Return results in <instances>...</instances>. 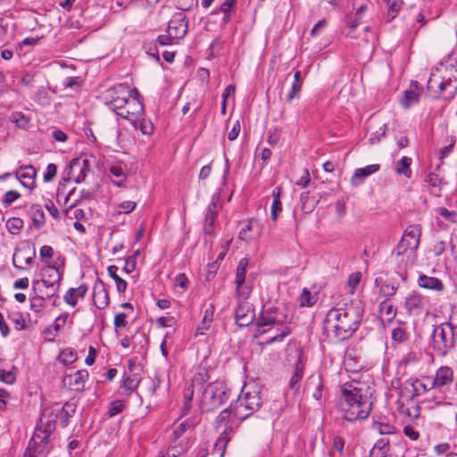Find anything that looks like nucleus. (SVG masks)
Instances as JSON below:
<instances>
[{"label":"nucleus","instance_id":"ddd939ff","mask_svg":"<svg viewBox=\"0 0 457 457\" xmlns=\"http://www.w3.org/2000/svg\"><path fill=\"white\" fill-rule=\"evenodd\" d=\"M262 233V226L256 219H250L246 225L239 231V239L242 241H251L257 239Z\"/></svg>","mask_w":457,"mask_h":457},{"label":"nucleus","instance_id":"2eb2a0df","mask_svg":"<svg viewBox=\"0 0 457 457\" xmlns=\"http://www.w3.org/2000/svg\"><path fill=\"white\" fill-rule=\"evenodd\" d=\"M254 317L253 310L251 309L247 303H239L235 311L236 323L239 327H246L252 324Z\"/></svg>","mask_w":457,"mask_h":457},{"label":"nucleus","instance_id":"58836bf2","mask_svg":"<svg viewBox=\"0 0 457 457\" xmlns=\"http://www.w3.org/2000/svg\"><path fill=\"white\" fill-rule=\"evenodd\" d=\"M390 299L385 298L378 306V311L382 314L389 316L388 320L391 321L396 315V309L394 310L393 304L389 302Z\"/></svg>","mask_w":457,"mask_h":457},{"label":"nucleus","instance_id":"e2e57ef3","mask_svg":"<svg viewBox=\"0 0 457 457\" xmlns=\"http://www.w3.org/2000/svg\"><path fill=\"white\" fill-rule=\"evenodd\" d=\"M304 198H308V192H304V193L301 194L300 201H301V204H302V210L304 212L309 213L313 211L316 202L312 201V203H306V202H304Z\"/></svg>","mask_w":457,"mask_h":457},{"label":"nucleus","instance_id":"393cba45","mask_svg":"<svg viewBox=\"0 0 457 457\" xmlns=\"http://www.w3.org/2000/svg\"><path fill=\"white\" fill-rule=\"evenodd\" d=\"M443 98L446 101H451L454 98L457 94V79L448 78L442 79V89Z\"/></svg>","mask_w":457,"mask_h":457},{"label":"nucleus","instance_id":"09e8293b","mask_svg":"<svg viewBox=\"0 0 457 457\" xmlns=\"http://www.w3.org/2000/svg\"><path fill=\"white\" fill-rule=\"evenodd\" d=\"M419 102V94L413 90H405L404 97L402 100V104L404 108H409L411 105Z\"/></svg>","mask_w":457,"mask_h":457},{"label":"nucleus","instance_id":"cd10ccee","mask_svg":"<svg viewBox=\"0 0 457 457\" xmlns=\"http://www.w3.org/2000/svg\"><path fill=\"white\" fill-rule=\"evenodd\" d=\"M229 440L230 438L228 437V432L223 431L216 439L212 453L218 454L219 457H224Z\"/></svg>","mask_w":457,"mask_h":457},{"label":"nucleus","instance_id":"412c9836","mask_svg":"<svg viewBox=\"0 0 457 457\" xmlns=\"http://www.w3.org/2000/svg\"><path fill=\"white\" fill-rule=\"evenodd\" d=\"M88 378L87 370H78L73 375H67L63 378L64 384L68 383L73 386L75 391H82L85 386V380Z\"/></svg>","mask_w":457,"mask_h":457},{"label":"nucleus","instance_id":"4c0bfd02","mask_svg":"<svg viewBox=\"0 0 457 457\" xmlns=\"http://www.w3.org/2000/svg\"><path fill=\"white\" fill-rule=\"evenodd\" d=\"M131 123L136 129H139L144 135H150L154 131V126L152 122L146 121L145 120H139L136 116L132 120Z\"/></svg>","mask_w":457,"mask_h":457},{"label":"nucleus","instance_id":"603ef678","mask_svg":"<svg viewBox=\"0 0 457 457\" xmlns=\"http://www.w3.org/2000/svg\"><path fill=\"white\" fill-rule=\"evenodd\" d=\"M428 89L436 94H441L442 79L436 75L432 74L428 81Z\"/></svg>","mask_w":457,"mask_h":457},{"label":"nucleus","instance_id":"6e6552de","mask_svg":"<svg viewBox=\"0 0 457 457\" xmlns=\"http://www.w3.org/2000/svg\"><path fill=\"white\" fill-rule=\"evenodd\" d=\"M68 170L67 178H64L63 180H73L75 183H81L89 171V161L82 157L74 158L71 161Z\"/></svg>","mask_w":457,"mask_h":457},{"label":"nucleus","instance_id":"c03bdc74","mask_svg":"<svg viewBox=\"0 0 457 457\" xmlns=\"http://www.w3.org/2000/svg\"><path fill=\"white\" fill-rule=\"evenodd\" d=\"M10 120L21 129H26L29 122V119L21 112H12Z\"/></svg>","mask_w":457,"mask_h":457},{"label":"nucleus","instance_id":"7c9ffc66","mask_svg":"<svg viewBox=\"0 0 457 457\" xmlns=\"http://www.w3.org/2000/svg\"><path fill=\"white\" fill-rule=\"evenodd\" d=\"M248 265L247 259H241L238 262L236 271L235 283L237 285V293H239L240 287L245 281V272Z\"/></svg>","mask_w":457,"mask_h":457},{"label":"nucleus","instance_id":"a19ab883","mask_svg":"<svg viewBox=\"0 0 457 457\" xmlns=\"http://www.w3.org/2000/svg\"><path fill=\"white\" fill-rule=\"evenodd\" d=\"M403 236L410 238L412 243H419L420 244V238L421 236V227L420 225H410L405 229Z\"/></svg>","mask_w":457,"mask_h":457},{"label":"nucleus","instance_id":"c9c22d12","mask_svg":"<svg viewBox=\"0 0 457 457\" xmlns=\"http://www.w3.org/2000/svg\"><path fill=\"white\" fill-rule=\"evenodd\" d=\"M219 198H220V196L217 194H214L212 195V201H211L210 204L208 205L207 212L205 214L204 224L214 225V221H215V218H216V212H215L216 201H218Z\"/></svg>","mask_w":457,"mask_h":457},{"label":"nucleus","instance_id":"dca6fc26","mask_svg":"<svg viewBox=\"0 0 457 457\" xmlns=\"http://www.w3.org/2000/svg\"><path fill=\"white\" fill-rule=\"evenodd\" d=\"M404 307L409 314L419 315L426 307V300L419 294L413 292L405 298Z\"/></svg>","mask_w":457,"mask_h":457},{"label":"nucleus","instance_id":"052dcab7","mask_svg":"<svg viewBox=\"0 0 457 457\" xmlns=\"http://www.w3.org/2000/svg\"><path fill=\"white\" fill-rule=\"evenodd\" d=\"M57 167L54 163H49L44 173V181L48 183L51 182L56 176Z\"/></svg>","mask_w":457,"mask_h":457},{"label":"nucleus","instance_id":"864d4df0","mask_svg":"<svg viewBox=\"0 0 457 457\" xmlns=\"http://www.w3.org/2000/svg\"><path fill=\"white\" fill-rule=\"evenodd\" d=\"M386 125L383 124L380 126L376 131L372 132L370 137L369 138L370 145H375L386 136Z\"/></svg>","mask_w":457,"mask_h":457},{"label":"nucleus","instance_id":"4be33fe9","mask_svg":"<svg viewBox=\"0 0 457 457\" xmlns=\"http://www.w3.org/2000/svg\"><path fill=\"white\" fill-rule=\"evenodd\" d=\"M419 245L420 244L417 242L412 243L410 238L403 235L402 239L396 247V254L398 256L406 255V257H414Z\"/></svg>","mask_w":457,"mask_h":457},{"label":"nucleus","instance_id":"338daca9","mask_svg":"<svg viewBox=\"0 0 457 457\" xmlns=\"http://www.w3.org/2000/svg\"><path fill=\"white\" fill-rule=\"evenodd\" d=\"M361 272L360 271L353 272L348 278L347 285L351 288L355 289L361 281Z\"/></svg>","mask_w":457,"mask_h":457},{"label":"nucleus","instance_id":"4d7b16f0","mask_svg":"<svg viewBox=\"0 0 457 457\" xmlns=\"http://www.w3.org/2000/svg\"><path fill=\"white\" fill-rule=\"evenodd\" d=\"M21 194L16 190H9L7 191L3 199L2 203L4 207L10 206L15 200L20 198Z\"/></svg>","mask_w":457,"mask_h":457},{"label":"nucleus","instance_id":"3c124183","mask_svg":"<svg viewBox=\"0 0 457 457\" xmlns=\"http://www.w3.org/2000/svg\"><path fill=\"white\" fill-rule=\"evenodd\" d=\"M8 319L11 320L16 325L17 330H22L28 328L26 325L25 319L22 313L20 312L8 314Z\"/></svg>","mask_w":457,"mask_h":457},{"label":"nucleus","instance_id":"13d9d810","mask_svg":"<svg viewBox=\"0 0 457 457\" xmlns=\"http://www.w3.org/2000/svg\"><path fill=\"white\" fill-rule=\"evenodd\" d=\"M232 413L234 414V408L232 409L231 405L221 411L215 420L217 425L221 426L226 423Z\"/></svg>","mask_w":457,"mask_h":457},{"label":"nucleus","instance_id":"bb28decb","mask_svg":"<svg viewBox=\"0 0 457 457\" xmlns=\"http://www.w3.org/2000/svg\"><path fill=\"white\" fill-rule=\"evenodd\" d=\"M302 84L303 82L301 79V71H295L294 73V82L291 86L290 91L286 97L287 102L291 103L295 98H298L300 96Z\"/></svg>","mask_w":457,"mask_h":457},{"label":"nucleus","instance_id":"ea45409f","mask_svg":"<svg viewBox=\"0 0 457 457\" xmlns=\"http://www.w3.org/2000/svg\"><path fill=\"white\" fill-rule=\"evenodd\" d=\"M125 409V402L123 400H114L110 403L106 416L108 418H113L119 413L122 412Z\"/></svg>","mask_w":457,"mask_h":457},{"label":"nucleus","instance_id":"423d86ee","mask_svg":"<svg viewBox=\"0 0 457 457\" xmlns=\"http://www.w3.org/2000/svg\"><path fill=\"white\" fill-rule=\"evenodd\" d=\"M58 416L52 408H45L40 415V419L35 428L32 440L35 445L46 444L49 436L55 429Z\"/></svg>","mask_w":457,"mask_h":457},{"label":"nucleus","instance_id":"f8f14e48","mask_svg":"<svg viewBox=\"0 0 457 457\" xmlns=\"http://www.w3.org/2000/svg\"><path fill=\"white\" fill-rule=\"evenodd\" d=\"M15 177L21 184L32 190L36 187L37 170L32 165H21L15 171Z\"/></svg>","mask_w":457,"mask_h":457},{"label":"nucleus","instance_id":"5fc2aeb1","mask_svg":"<svg viewBox=\"0 0 457 457\" xmlns=\"http://www.w3.org/2000/svg\"><path fill=\"white\" fill-rule=\"evenodd\" d=\"M409 337V334L403 328H396L392 331V339L397 343H403Z\"/></svg>","mask_w":457,"mask_h":457},{"label":"nucleus","instance_id":"a18cd8bd","mask_svg":"<svg viewBox=\"0 0 457 457\" xmlns=\"http://www.w3.org/2000/svg\"><path fill=\"white\" fill-rule=\"evenodd\" d=\"M17 368L12 366L11 370L6 371L4 370H0V381L6 383L8 385H12L16 380V373Z\"/></svg>","mask_w":457,"mask_h":457},{"label":"nucleus","instance_id":"aec40b11","mask_svg":"<svg viewBox=\"0 0 457 457\" xmlns=\"http://www.w3.org/2000/svg\"><path fill=\"white\" fill-rule=\"evenodd\" d=\"M141 381L139 372H124L122 376L121 388L124 389L125 395H129L134 392Z\"/></svg>","mask_w":457,"mask_h":457},{"label":"nucleus","instance_id":"7ed1b4c3","mask_svg":"<svg viewBox=\"0 0 457 457\" xmlns=\"http://www.w3.org/2000/svg\"><path fill=\"white\" fill-rule=\"evenodd\" d=\"M230 396V390L224 381L215 380L204 389L200 401L203 412H213L225 404Z\"/></svg>","mask_w":457,"mask_h":457},{"label":"nucleus","instance_id":"20e7f679","mask_svg":"<svg viewBox=\"0 0 457 457\" xmlns=\"http://www.w3.org/2000/svg\"><path fill=\"white\" fill-rule=\"evenodd\" d=\"M454 328L450 322L442 323L434 328L432 333V347L439 356H445L455 348L456 341Z\"/></svg>","mask_w":457,"mask_h":457},{"label":"nucleus","instance_id":"5701e85b","mask_svg":"<svg viewBox=\"0 0 457 457\" xmlns=\"http://www.w3.org/2000/svg\"><path fill=\"white\" fill-rule=\"evenodd\" d=\"M128 103V99L126 97H123L121 99H116L112 102L113 108L116 110H119L116 112V113L127 120H129L132 122V120L135 118L136 112H141L143 111V104L139 102L135 103L137 105V110L135 112H129L128 110H124L122 108V104Z\"/></svg>","mask_w":457,"mask_h":457},{"label":"nucleus","instance_id":"9d476101","mask_svg":"<svg viewBox=\"0 0 457 457\" xmlns=\"http://www.w3.org/2000/svg\"><path fill=\"white\" fill-rule=\"evenodd\" d=\"M46 261V265L41 270L42 276V283L43 285L49 288L53 287L55 284H60L62 274L59 271V269L55 266V264H51V262H47L50 259H43Z\"/></svg>","mask_w":457,"mask_h":457},{"label":"nucleus","instance_id":"c756f323","mask_svg":"<svg viewBox=\"0 0 457 457\" xmlns=\"http://www.w3.org/2000/svg\"><path fill=\"white\" fill-rule=\"evenodd\" d=\"M419 285L421 287L441 291L444 288L443 283L436 278L420 275L419 278Z\"/></svg>","mask_w":457,"mask_h":457},{"label":"nucleus","instance_id":"774afa93","mask_svg":"<svg viewBox=\"0 0 457 457\" xmlns=\"http://www.w3.org/2000/svg\"><path fill=\"white\" fill-rule=\"evenodd\" d=\"M41 444H37V447L31 451L29 448L27 449L23 454V457H45L43 455V446L40 445Z\"/></svg>","mask_w":457,"mask_h":457},{"label":"nucleus","instance_id":"37998d69","mask_svg":"<svg viewBox=\"0 0 457 457\" xmlns=\"http://www.w3.org/2000/svg\"><path fill=\"white\" fill-rule=\"evenodd\" d=\"M23 227V220L18 217H12L6 221V228L8 231L12 234H18Z\"/></svg>","mask_w":457,"mask_h":457},{"label":"nucleus","instance_id":"f704fd0d","mask_svg":"<svg viewBox=\"0 0 457 457\" xmlns=\"http://www.w3.org/2000/svg\"><path fill=\"white\" fill-rule=\"evenodd\" d=\"M278 322L277 318L269 311H262L258 318L256 319V326L261 328L264 326H270Z\"/></svg>","mask_w":457,"mask_h":457},{"label":"nucleus","instance_id":"69168bd1","mask_svg":"<svg viewBox=\"0 0 457 457\" xmlns=\"http://www.w3.org/2000/svg\"><path fill=\"white\" fill-rule=\"evenodd\" d=\"M83 80L80 77H69L65 79L63 86L65 87L79 88L81 87Z\"/></svg>","mask_w":457,"mask_h":457},{"label":"nucleus","instance_id":"b1692460","mask_svg":"<svg viewBox=\"0 0 457 457\" xmlns=\"http://www.w3.org/2000/svg\"><path fill=\"white\" fill-rule=\"evenodd\" d=\"M379 170L378 164H370L364 168L357 169L352 177V183L354 186H358L370 175L375 173Z\"/></svg>","mask_w":457,"mask_h":457},{"label":"nucleus","instance_id":"79ce46f5","mask_svg":"<svg viewBox=\"0 0 457 457\" xmlns=\"http://www.w3.org/2000/svg\"><path fill=\"white\" fill-rule=\"evenodd\" d=\"M30 301V310L36 313H41L43 309L46 306V297L41 295H34L29 298Z\"/></svg>","mask_w":457,"mask_h":457},{"label":"nucleus","instance_id":"f257e3e1","mask_svg":"<svg viewBox=\"0 0 457 457\" xmlns=\"http://www.w3.org/2000/svg\"><path fill=\"white\" fill-rule=\"evenodd\" d=\"M360 386L359 381L347 382L340 390L339 408L344 412V419L349 422L366 420L371 411L372 403Z\"/></svg>","mask_w":457,"mask_h":457},{"label":"nucleus","instance_id":"9b49d317","mask_svg":"<svg viewBox=\"0 0 457 457\" xmlns=\"http://www.w3.org/2000/svg\"><path fill=\"white\" fill-rule=\"evenodd\" d=\"M93 303L99 310H104L110 303L109 293L100 278L96 280L93 287Z\"/></svg>","mask_w":457,"mask_h":457},{"label":"nucleus","instance_id":"39448f33","mask_svg":"<svg viewBox=\"0 0 457 457\" xmlns=\"http://www.w3.org/2000/svg\"><path fill=\"white\" fill-rule=\"evenodd\" d=\"M260 394L261 392L257 389L245 392L243 389L234 405L235 417L244 420L258 411L262 404Z\"/></svg>","mask_w":457,"mask_h":457},{"label":"nucleus","instance_id":"6e6d98bb","mask_svg":"<svg viewBox=\"0 0 457 457\" xmlns=\"http://www.w3.org/2000/svg\"><path fill=\"white\" fill-rule=\"evenodd\" d=\"M375 425L381 435H393L395 433V427L388 422L378 421Z\"/></svg>","mask_w":457,"mask_h":457},{"label":"nucleus","instance_id":"a211bd4d","mask_svg":"<svg viewBox=\"0 0 457 457\" xmlns=\"http://www.w3.org/2000/svg\"><path fill=\"white\" fill-rule=\"evenodd\" d=\"M453 380V371L450 367H440L432 380V388H441L450 385Z\"/></svg>","mask_w":457,"mask_h":457},{"label":"nucleus","instance_id":"f3484780","mask_svg":"<svg viewBox=\"0 0 457 457\" xmlns=\"http://www.w3.org/2000/svg\"><path fill=\"white\" fill-rule=\"evenodd\" d=\"M76 410L77 404L74 402L67 401L59 411H55L61 428H65L70 425Z\"/></svg>","mask_w":457,"mask_h":457},{"label":"nucleus","instance_id":"bf43d9fd","mask_svg":"<svg viewBox=\"0 0 457 457\" xmlns=\"http://www.w3.org/2000/svg\"><path fill=\"white\" fill-rule=\"evenodd\" d=\"M313 383L315 385V390L312 393V396L316 400H320L322 397V391H323V381L320 376L314 378L312 381L310 382Z\"/></svg>","mask_w":457,"mask_h":457},{"label":"nucleus","instance_id":"de8ad7c7","mask_svg":"<svg viewBox=\"0 0 457 457\" xmlns=\"http://www.w3.org/2000/svg\"><path fill=\"white\" fill-rule=\"evenodd\" d=\"M403 4V0H394L390 4V5L388 7L387 14H386V21L388 22L393 21L397 16L399 11L401 10Z\"/></svg>","mask_w":457,"mask_h":457},{"label":"nucleus","instance_id":"0e129e2a","mask_svg":"<svg viewBox=\"0 0 457 457\" xmlns=\"http://www.w3.org/2000/svg\"><path fill=\"white\" fill-rule=\"evenodd\" d=\"M34 259H12V264L16 269L19 270H28Z\"/></svg>","mask_w":457,"mask_h":457},{"label":"nucleus","instance_id":"6ab92c4d","mask_svg":"<svg viewBox=\"0 0 457 457\" xmlns=\"http://www.w3.org/2000/svg\"><path fill=\"white\" fill-rule=\"evenodd\" d=\"M87 290L88 287L86 284H82L76 288L71 287L65 293L63 300L67 304L74 307L77 305L79 298L83 299L86 296Z\"/></svg>","mask_w":457,"mask_h":457},{"label":"nucleus","instance_id":"680f3d73","mask_svg":"<svg viewBox=\"0 0 457 457\" xmlns=\"http://www.w3.org/2000/svg\"><path fill=\"white\" fill-rule=\"evenodd\" d=\"M437 213L439 215H441L443 218H445L446 220L450 221V222H456L455 220V217H456V212H453V211H449L447 210L446 208L445 207H439L437 208L436 210Z\"/></svg>","mask_w":457,"mask_h":457},{"label":"nucleus","instance_id":"a878e982","mask_svg":"<svg viewBox=\"0 0 457 457\" xmlns=\"http://www.w3.org/2000/svg\"><path fill=\"white\" fill-rule=\"evenodd\" d=\"M303 368L304 365L303 363L301 354L298 356V360L295 363V372L290 379L289 386L291 389H293L295 392H297L301 386V381L303 379Z\"/></svg>","mask_w":457,"mask_h":457},{"label":"nucleus","instance_id":"473e14b6","mask_svg":"<svg viewBox=\"0 0 457 457\" xmlns=\"http://www.w3.org/2000/svg\"><path fill=\"white\" fill-rule=\"evenodd\" d=\"M30 212L32 215L33 224L37 228H41L46 223V216L45 213L38 204H34L30 208Z\"/></svg>","mask_w":457,"mask_h":457},{"label":"nucleus","instance_id":"1a4fd4ad","mask_svg":"<svg viewBox=\"0 0 457 457\" xmlns=\"http://www.w3.org/2000/svg\"><path fill=\"white\" fill-rule=\"evenodd\" d=\"M187 28L186 16L183 13H177L169 21L167 32L175 39H181L187 35Z\"/></svg>","mask_w":457,"mask_h":457},{"label":"nucleus","instance_id":"4468645a","mask_svg":"<svg viewBox=\"0 0 457 457\" xmlns=\"http://www.w3.org/2000/svg\"><path fill=\"white\" fill-rule=\"evenodd\" d=\"M374 284L379 288L380 295L386 299L393 297L399 287L398 282L390 278H385L383 276L377 277Z\"/></svg>","mask_w":457,"mask_h":457},{"label":"nucleus","instance_id":"8fccbe9b","mask_svg":"<svg viewBox=\"0 0 457 457\" xmlns=\"http://www.w3.org/2000/svg\"><path fill=\"white\" fill-rule=\"evenodd\" d=\"M374 449L380 453L379 457H387L390 449V442L387 438H380L373 446Z\"/></svg>","mask_w":457,"mask_h":457},{"label":"nucleus","instance_id":"49530a36","mask_svg":"<svg viewBox=\"0 0 457 457\" xmlns=\"http://www.w3.org/2000/svg\"><path fill=\"white\" fill-rule=\"evenodd\" d=\"M190 427H192V424H190V422L188 420H184L183 422H181L173 430V432L170 436V441L174 443L177 440H179L182 436V435L187 431V429L189 428Z\"/></svg>","mask_w":457,"mask_h":457},{"label":"nucleus","instance_id":"72a5a7b5","mask_svg":"<svg viewBox=\"0 0 457 457\" xmlns=\"http://www.w3.org/2000/svg\"><path fill=\"white\" fill-rule=\"evenodd\" d=\"M117 270L118 267L115 265H110L108 267L109 276L115 281L117 291L119 293H124L127 289L128 283L126 280L118 276Z\"/></svg>","mask_w":457,"mask_h":457},{"label":"nucleus","instance_id":"0eeeda50","mask_svg":"<svg viewBox=\"0 0 457 457\" xmlns=\"http://www.w3.org/2000/svg\"><path fill=\"white\" fill-rule=\"evenodd\" d=\"M237 0H225L220 6L213 10L208 16V23H218L220 28H224L232 19V12Z\"/></svg>","mask_w":457,"mask_h":457},{"label":"nucleus","instance_id":"e433bc0d","mask_svg":"<svg viewBox=\"0 0 457 457\" xmlns=\"http://www.w3.org/2000/svg\"><path fill=\"white\" fill-rule=\"evenodd\" d=\"M317 302V298L312 295L311 291L304 287L299 296V304L301 307H312Z\"/></svg>","mask_w":457,"mask_h":457},{"label":"nucleus","instance_id":"f03ea898","mask_svg":"<svg viewBox=\"0 0 457 457\" xmlns=\"http://www.w3.org/2000/svg\"><path fill=\"white\" fill-rule=\"evenodd\" d=\"M363 307L360 302L345 303L342 308H332L325 319L326 324H333L335 337L338 341L350 338L358 329L363 317Z\"/></svg>","mask_w":457,"mask_h":457},{"label":"nucleus","instance_id":"2f4dec72","mask_svg":"<svg viewBox=\"0 0 457 457\" xmlns=\"http://www.w3.org/2000/svg\"><path fill=\"white\" fill-rule=\"evenodd\" d=\"M411 164V159L407 156L402 157L395 165V172L399 175H403L410 179L411 177V170L410 166Z\"/></svg>","mask_w":457,"mask_h":457},{"label":"nucleus","instance_id":"c85d7f7f","mask_svg":"<svg viewBox=\"0 0 457 457\" xmlns=\"http://www.w3.org/2000/svg\"><path fill=\"white\" fill-rule=\"evenodd\" d=\"M281 194L282 188L280 187H275L272 191L273 202L271 204V219L274 221L277 220L279 212L282 211V203L280 201Z\"/></svg>","mask_w":457,"mask_h":457}]
</instances>
